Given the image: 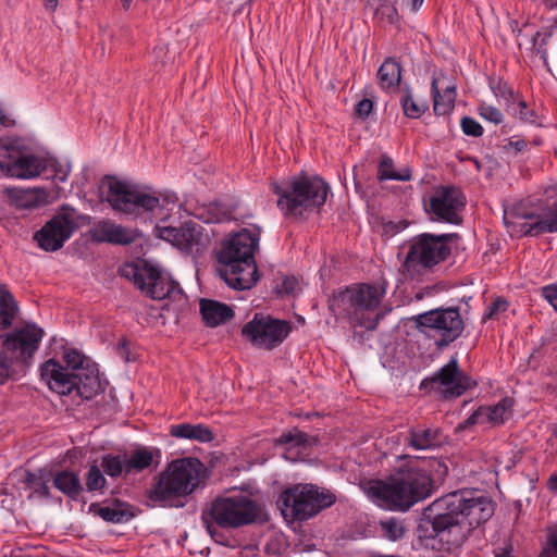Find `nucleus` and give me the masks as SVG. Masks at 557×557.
Segmentation results:
<instances>
[{"instance_id": "nucleus-1", "label": "nucleus", "mask_w": 557, "mask_h": 557, "mask_svg": "<svg viewBox=\"0 0 557 557\" xmlns=\"http://www.w3.org/2000/svg\"><path fill=\"white\" fill-rule=\"evenodd\" d=\"M494 502L472 491H457L442 496L423 511L421 536L461 545L473 530L494 515Z\"/></svg>"}, {"instance_id": "nucleus-2", "label": "nucleus", "mask_w": 557, "mask_h": 557, "mask_svg": "<svg viewBox=\"0 0 557 557\" xmlns=\"http://www.w3.org/2000/svg\"><path fill=\"white\" fill-rule=\"evenodd\" d=\"M434 490L435 483L430 471L420 467L416 458L398 467L385 480L371 481L368 495L384 509L406 512L430 497Z\"/></svg>"}, {"instance_id": "nucleus-3", "label": "nucleus", "mask_w": 557, "mask_h": 557, "mask_svg": "<svg viewBox=\"0 0 557 557\" xmlns=\"http://www.w3.org/2000/svg\"><path fill=\"white\" fill-rule=\"evenodd\" d=\"M208 479V469L196 457H184L166 465L149 490L146 506L150 508H183L188 496L202 488Z\"/></svg>"}, {"instance_id": "nucleus-4", "label": "nucleus", "mask_w": 557, "mask_h": 557, "mask_svg": "<svg viewBox=\"0 0 557 557\" xmlns=\"http://www.w3.org/2000/svg\"><path fill=\"white\" fill-rule=\"evenodd\" d=\"M258 245L259 235L246 228L222 242L216 253V271L230 287L244 290L257 283L259 275L255 251Z\"/></svg>"}, {"instance_id": "nucleus-5", "label": "nucleus", "mask_w": 557, "mask_h": 557, "mask_svg": "<svg viewBox=\"0 0 557 557\" xmlns=\"http://www.w3.org/2000/svg\"><path fill=\"white\" fill-rule=\"evenodd\" d=\"M270 190L277 196L276 206L282 214L298 220L325 203L330 186L320 176L301 172L282 182L272 181Z\"/></svg>"}, {"instance_id": "nucleus-6", "label": "nucleus", "mask_w": 557, "mask_h": 557, "mask_svg": "<svg viewBox=\"0 0 557 557\" xmlns=\"http://www.w3.org/2000/svg\"><path fill=\"white\" fill-rule=\"evenodd\" d=\"M384 295V287L355 284L334 294L329 300V308L335 315L346 318L352 326L374 331L385 317L380 310Z\"/></svg>"}, {"instance_id": "nucleus-7", "label": "nucleus", "mask_w": 557, "mask_h": 557, "mask_svg": "<svg viewBox=\"0 0 557 557\" xmlns=\"http://www.w3.org/2000/svg\"><path fill=\"white\" fill-rule=\"evenodd\" d=\"M457 233H421L408 242V252L403 261V272L414 274L446 261L451 253L450 244L457 242Z\"/></svg>"}, {"instance_id": "nucleus-8", "label": "nucleus", "mask_w": 557, "mask_h": 557, "mask_svg": "<svg viewBox=\"0 0 557 557\" xmlns=\"http://www.w3.org/2000/svg\"><path fill=\"white\" fill-rule=\"evenodd\" d=\"M335 502L336 497L333 493L320 490L313 484H296L284 490L280 495L283 515L297 521L314 517Z\"/></svg>"}, {"instance_id": "nucleus-9", "label": "nucleus", "mask_w": 557, "mask_h": 557, "mask_svg": "<svg viewBox=\"0 0 557 557\" xmlns=\"http://www.w3.org/2000/svg\"><path fill=\"white\" fill-rule=\"evenodd\" d=\"M261 505L247 496L216 497L202 511V521H213L222 529H238L255 523L261 515Z\"/></svg>"}, {"instance_id": "nucleus-10", "label": "nucleus", "mask_w": 557, "mask_h": 557, "mask_svg": "<svg viewBox=\"0 0 557 557\" xmlns=\"http://www.w3.org/2000/svg\"><path fill=\"white\" fill-rule=\"evenodd\" d=\"M414 327L429 337H433L437 349H443L458 339L465 323L458 307L436 308L413 315L410 319Z\"/></svg>"}, {"instance_id": "nucleus-11", "label": "nucleus", "mask_w": 557, "mask_h": 557, "mask_svg": "<svg viewBox=\"0 0 557 557\" xmlns=\"http://www.w3.org/2000/svg\"><path fill=\"white\" fill-rule=\"evenodd\" d=\"M102 186L108 187L106 200L115 211L126 214L151 212L160 206V198L146 189L115 178L106 176Z\"/></svg>"}, {"instance_id": "nucleus-12", "label": "nucleus", "mask_w": 557, "mask_h": 557, "mask_svg": "<svg viewBox=\"0 0 557 557\" xmlns=\"http://www.w3.org/2000/svg\"><path fill=\"white\" fill-rule=\"evenodd\" d=\"M125 276L131 277L136 287L144 292L151 299L178 300L183 296L180 284L169 276L144 261L141 265H127Z\"/></svg>"}, {"instance_id": "nucleus-13", "label": "nucleus", "mask_w": 557, "mask_h": 557, "mask_svg": "<svg viewBox=\"0 0 557 557\" xmlns=\"http://www.w3.org/2000/svg\"><path fill=\"white\" fill-rule=\"evenodd\" d=\"M79 218L81 214L75 208L62 205L53 216L34 234V239L45 251H57L76 231Z\"/></svg>"}, {"instance_id": "nucleus-14", "label": "nucleus", "mask_w": 557, "mask_h": 557, "mask_svg": "<svg viewBox=\"0 0 557 557\" xmlns=\"http://www.w3.org/2000/svg\"><path fill=\"white\" fill-rule=\"evenodd\" d=\"M292 331L289 322L269 314L255 313L242 327V336L259 349L271 350L280 346Z\"/></svg>"}, {"instance_id": "nucleus-15", "label": "nucleus", "mask_w": 557, "mask_h": 557, "mask_svg": "<svg viewBox=\"0 0 557 557\" xmlns=\"http://www.w3.org/2000/svg\"><path fill=\"white\" fill-rule=\"evenodd\" d=\"M475 385L476 383L471 376L459 368L458 359L454 356L432 376L425 377L421 382L420 387L422 389H435L445 399H454L460 397Z\"/></svg>"}, {"instance_id": "nucleus-16", "label": "nucleus", "mask_w": 557, "mask_h": 557, "mask_svg": "<svg viewBox=\"0 0 557 557\" xmlns=\"http://www.w3.org/2000/svg\"><path fill=\"white\" fill-rule=\"evenodd\" d=\"M465 206L466 197L459 188L442 185L434 189L429 205H425V212L431 221L459 225L462 223L460 212Z\"/></svg>"}, {"instance_id": "nucleus-17", "label": "nucleus", "mask_w": 557, "mask_h": 557, "mask_svg": "<svg viewBox=\"0 0 557 557\" xmlns=\"http://www.w3.org/2000/svg\"><path fill=\"white\" fill-rule=\"evenodd\" d=\"M42 336V329L27 324L7 334L3 347L16 361L27 363L37 351Z\"/></svg>"}, {"instance_id": "nucleus-18", "label": "nucleus", "mask_w": 557, "mask_h": 557, "mask_svg": "<svg viewBox=\"0 0 557 557\" xmlns=\"http://www.w3.org/2000/svg\"><path fill=\"white\" fill-rule=\"evenodd\" d=\"M0 166L15 177L29 178L40 174L41 161L34 154L22 153L13 146L0 144Z\"/></svg>"}, {"instance_id": "nucleus-19", "label": "nucleus", "mask_w": 557, "mask_h": 557, "mask_svg": "<svg viewBox=\"0 0 557 557\" xmlns=\"http://www.w3.org/2000/svg\"><path fill=\"white\" fill-rule=\"evenodd\" d=\"M40 375L49 388L62 395H70L75 388V372H71L54 359L47 360L40 367Z\"/></svg>"}, {"instance_id": "nucleus-20", "label": "nucleus", "mask_w": 557, "mask_h": 557, "mask_svg": "<svg viewBox=\"0 0 557 557\" xmlns=\"http://www.w3.org/2000/svg\"><path fill=\"white\" fill-rule=\"evenodd\" d=\"M89 512L99 516L108 523L119 524L128 522L135 517L134 508L128 503L122 502L119 498H112L99 503H91L89 505Z\"/></svg>"}, {"instance_id": "nucleus-21", "label": "nucleus", "mask_w": 557, "mask_h": 557, "mask_svg": "<svg viewBox=\"0 0 557 557\" xmlns=\"http://www.w3.org/2000/svg\"><path fill=\"white\" fill-rule=\"evenodd\" d=\"M91 237L97 243L129 245L135 240L136 235L133 231L117 225L111 221H100L91 230Z\"/></svg>"}, {"instance_id": "nucleus-22", "label": "nucleus", "mask_w": 557, "mask_h": 557, "mask_svg": "<svg viewBox=\"0 0 557 557\" xmlns=\"http://www.w3.org/2000/svg\"><path fill=\"white\" fill-rule=\"evenodd\" d=\"M550 207H552V205H549L546 208L545 212L542 215H536L534 210L529 206L528 201H524V200L519 201V202L512 205L510 207V209H505L504 223L507 226H513V227L519 226L518 231L520 233H522L523 235L532 236L531 234L523 232V225L528 224V223L532 224L540 220L546 219L549 214Z\"/></svg>"}, {"instance_id": "nucleus-23", "label": "nucleus", "mask_w": 557, "mask_h": 557, "mask_svg": "<svg viewBox=\"0 0 557 557\" xmlns=\"http://www.w3.org/2000/svg\"><path fill=\"white\" fill-rule=\"evenodd\" d=\"M405 442L417 450L432 449L442 444V432L435 426L412 425L408 430Z\"/></svg>"}, {"instance_id": "nucleus-24", "label": "nucleus", "mask_w": 557, "mask_h": 557, "mask_svg": "<svg viewBox=\"0 0 557 557\" xmlns=\"http://www.w3.org/2000/svg\"><path fill=\"white\" fill-rule=\"evenodd\" d=\"M200 313L207 326L215 327L234 317L233 309L223 302L212 299H201L199 302Z\"/></svg>"}, {"instance_id": "nucleus-25", "label": "nucleus", "mask_w": 557, "mask_h": 557, "mask_svg": "<svg viewBox=\"0 0 557 557\" xmlns=\"http://www.w3.org/2000/svg\"><path fill=\"white\" fill-rule=\"evenodd\" d=\"M75 388L77 395L84 399L92 398L100 388L98 370L95 366L86 364L84 371L75 372Z\"/></svg>"}, {"instance_id": "nucleus-26", "label": "nucleus", "mask_w": 557, "mask_h": 557, "mask_svg": "<svg viewBox=\"0 0 557 557\" xmlns=\"http://www.w3.org/2000/svg\"><path fill=\"white\" fill-rule=\"evenodd\" d=\"M53 486L73 500H77L84 487L78 473L72 470L51 473Z\"/></svg>"}, {"instance_id": "nucleus-27", "label": "nucleus", "mask_w": 557, "mask_h": 557, "mask_svg": "<svg viewBox=\"0 0 557 557\" xmlns=\"http://www.w3.org/2000/svg\"><path fill=\"white\" fill-rule=\"evenodd\" d=\"M169 433L176 438L208 443L214 440L212 431L203 424L181 423L170 426Z\"/></svg>"}, {"instance_id": "nucleus-28", "label": "nucleus", "mask_w": 557, "mask_h": 557, "mask_svg": "<svg viewBox=\"0 0 557 557\" xmlns=\"http://www.w3.org/2000/svg\"><path fill=\"white\" fill-rule=\"evenodd\" d=\"M376 77L383 90L396 89L401 79V66L394 58H386L379 67Z\"/></svg>"}, {"instance_id": "nucleus-29", "label": "nucleus", "mask_w": 557, "mask_h": 557, "mask_svg": "<svg viewBox=\"0 0 557 557\" xmlns=\"http://www.w3.org/2000/svg\"><path fill=\"white\" fill-rule=\"evenodd\" d=\"M433 110L436 115H446L455 108L456 87L447 86L441 94L437 87V79L433 78L432 85Z\"/></svg>"}, {"instance_id": "nucleus-30", "label": "nucleus", "mask_w": 557, "mask_h": 557, "mask_svg": "<svg viewBox=\"0 0 557 557\" xmlns=\"http://www.w3.org/2000/svg\"><path fill=\"white\" fill-rule=\"evenodd\" d=\"M154 454L159 457L160 450L154 449L153 451L145 446L135 449L129 457L126 456V474L137 473L148 469L153 462Z\"/></svg>"}, {"instance_id": "nucleus-31", "label": "nucleus", "mask_w": 557, "mask_h": 557, "mask_svg": "<svg viewBox=\"0 0 557 557\" xmlns=\"http://www.w3.org/2000/svg\"><path fill=\"white\" fill-rule=\"evenodd\" d=\"M17 309L13 295L4 286H0V330L9 329L13 324Z\"/></svg>"}, {"instance_id": "nucleus-32", "label": "nucleus", "mask_w": 557, "mask_h": 557, "mask_svg": "<svg viewBox=\"0 0 557 557\" xmlns=\"http://www.w3.org/2000/svg\"><path fill=\"white\" fill-rule=\"evenodd\" d=\"M275 443L280 446L287 445L289 447H299L305 449L315 445L318 443V438L295 428L290 431L283 432L280 437L276 438Z\"/></svg>"}, {"instance_id": "nucleus-33", "label": "nucleus", "mask_w": 557, "mask_h": 557, "mask_svg": "<svg viewBox=\"0 0 557 557\" xmlns=\"http://www.w3.org/2000/svg\"><path fill=\"white\" fill-rule=\"evenodd\" d=\"M50 480H52L51 472L45 469H40L36 473L27 471L24 478V483H26V485L40 497L49 498L50 488L48 483Z\"/></svg>"}, {"instance_id": "nucleus-34", "label": "nucleus", "mask_w": 557, "mask_h": 557, "mask_svg": "<svg viewBox=\"0 0 557 557\" xmlns=\"http://www.w3.org/2000/svg\"><path fill=\"white\" fill-rule=\"evenodd\" d=\"M523 232L531 235L557 232V200L552 203L549 214L546 219L532 224H524Z\"/></svg>"}, {"instance_id": "nucleus-35", "label": "nucleus", "mask_w": 557, "mask_h": 557, "mask_svg": "<svg viewBox=\"0 0 557 557\" xmlns=\"http://www.w3.org/2000/svg\"><path fill=\"white\" fill-rule=\"evenodd\" d=\"M202 227L191 221L185 222L181 225L180 248L185 250L193 249L194 246H199L202 240Z\"/></svg>"}, {"instance_id": "nucleus-36", "label": "nucleus", "mask_w": 557, "mask_h": 557, "mask_svg": "<svg viewBox=\"0 0 557 557\" xmlns=\"http://www.w3.org/2000/svg\"><path fill=\"white\" fill-rule=\"evenodd\" d=\"M393 168V160L387 156H383L379 164V181L394 180L408 182L411 180V171L408 168L403 169L401 171H395Z\"/></svg>"}, {"instance_id": "nucleus-37", "label": "nucleus", "mask_w": 557, "mask_h": 557, "mask_svg": "<svg viewBox=\"0 0 557 557\" xmlns=\"http://www.w3.org/2000/svg\"><path fill=\"white\" fill-rule=\"evenodd\" d=\"M507 111L523 123L542 126L541 116L534 109L530 108L524 100H519L517 104L508 106Z\"/></svg>"}, {"instance_id": "nucleus-38", "label": "nucleus", "mask_w": 557, "mask_h": 557, "mask_svg": "<svg viewBox=\"0 0 557 557\" xmlns=\"http://www.w3.org/2000/svg\"><path fill=\"white\" fill-rule=\"evenodd\" d=\"M101 467L104 473L111 478H117L123 472L126 474V455H103L101 458Z\"/></svg>"}, {"instance_id": "nucleus-39", "label": "nucleus", "mask_w": 557, "mask_h": 557, "mask_svg": "<svg viewBox=\"0 0 557 557\" xmlns=\"http://www.w3.org/2000/svg\"><path fill=\"white\" fill-rule=\"evenodd\" d=\"M400 104L404 114L409 119H419L429 108L426 102L414 100L409 89L403 95Z\"/></svg>"}, {"instance_id": "nucleus-40", "label": "nucleus", "mask_w": 557, "mask_h": 557, "mask_svg": "<svg viewBox=\"0 0 557 557\" xmlns=\"http://www.w3.org/2000/svg\"><path fill=\"white\" fill-rule=\"evenodd\" d=\"M375 1V15L380 18H386L388 23L393 24L398 20V12L395 7L396 0H374Z\"/></svg>"}, {"instance_id": "nucleus-41", "label": "nucleus", "mask_w": 557, "mask_h": 557, "mask_svg": "<svg viewBox=\"0 0 557 557\" xmlns=\"http://www.w3.org/2000/svg\"><path fill=\"white\" fill-rule=\"evenodd\" d=\"M512 400L510 398H503L494 406H487L491 414V425H500L505 422V414L511 407Z\"/></svg>"}, {"instance_id": "nucleus-42", "label": "nucleus", "mask_w": 557, "mask_h": 557, "mask_svg": "<svg viewBox=\"0 0 557 557\" xmlns=\"http://www.w3.org/2000/svg\"><path fill=\"white\" fill-rule=\"evenodd\" d=\"M12 198L18 208H36L39 206V197L35 190H17L13 194Z\"/></svg>"}, {"instance_id": "nucleus-43", "label": "nucleus", "mask_w": 557, "mask_h": 557, "mask_svg": "<svg viewBox=\"0 0 557 557\" xmlns=\"http://www.w3.org/2000/svg\"><path fill=\"white\" fill-rule=\"evenodd\" d=\"M491 414L488 412L487 406H481L475 411H473L463 423L459 425V429H468L475 424H490L491 425Z\"/></svg>"}, {"instance_id": "nucleus-44", "label": "nucleus", "mask_w": 557, "mask_h": 557, "mask_svg": "<svg viewBox=\"0 0 557 557\" xmlns=\"http://www.w3.org/2000/svg\"><path fill=\"white\" fill-rule=\"evenodd\" d=\"M64 362L71 372H81L86 368L85 362L87 361L86 357L82 355L76 349H69L64 352Z\"/></svg>"}, {"instance_id": "nucleus-45", "label": "nucleus", "mask_w": 557, "mask_h": 557, "mask_svg": "<svg viewBox=\"0 0 557 557\" xmlns=\"http://www.w3.org/2000/svg\"><path fill=\"white\" fill-rule=\"evenodd\" d=\"M106 483L107 480L99 467L97 465H91L86 478L87 490L90 492L102 490Z\"/></svg>"}, {"instance_id": "nucleus-46", "label": "nucleus", "mask_w": 557, "mask_h": 557, "mask_svg": "<svg viewBox=\"0 0 557 557\" xmlns=\"http://www.w3.org/2000/svg\"><path fill=\"white\" fill-rule=\"evenodd\" d=\"M381 527L384 535L391 541L399 540L405 533V528L401 522L393 518L386 521H382Z\"/></svg>"}, {"instance_id": "nucleus-47", "label": "nucleus", "mask_w": 557, "mask_h": 557, "mask_svg": "<svg viewBox=\"0 0 557 557\" xmlns=\"http://www.w3.org/2000/svg\"><path fill=\"white\" fill-rule=\"evenodd\" d=\"M479 114L485 121L496 125L503 122L504 115L499 109L487 103H481L478 108Z\"/></svg>"}, {"instance_id": "nucleus-48", "label": "nucleus", "mask_w": 557, "mask_h": 557, "mask_svg": "<svg viewBox=\"0 0 557 557\" xmlns=\"http://www.w3.org/2000/svg\"><path fill=\"white\" fill-rule=\"evenodd\" d=\"M539 557H557V529L548 530L546 542Z\"/></svg>"}, {"instance_id": "nucleus-49", "label": "nucleus", "mask_w": 557, "mask_h": 557, "mask_svg": "<svg viewBox=\"0 0 557 557\" xmlns=\"http://www.w3.org/2000/svg\"><path fill=\"white\" fill-rule=\"evenodd\" d=\"M298 280L295 276H285L282 282L275 286V292L281 296H294L298 290Z\"/></svg>"}, {"instance_id": "nucleus-50", "label": "nucleus", "mask_w": 557, "mask_h": 557, "mask_svg": "<svg viewBox=\"0 0 557 557\" xmlns=\"http://www.w3.org/2000/svg\"><path fill=\"white\" fill-rule=\"evenodd\" d=\"M157 231L160 238L180 248L181 226H157Z\"/></svg>"}, {"instance_id": "nucleus-51", "label": "nucleus", "mask_w": 557, "mask_h": 557, "mask_svg": "<svg viewBox=\"0 0 557 557\" xmlns=\"http://www.w3.org/2000/svg\"><path fill=\"white\" fill-rule=\"evenodd\" d=\"M462 132L472 137H480L483 134L482 125L470 116H463L460 122Z\"/></svg>"}, {"instance_id": "nucleus-52", "label": "nucleus", "mask_w": 557, "mask_h": 557, "mask_svg": "<svg viewBox=\"0 0 557 557\" xmlns=\"http://www.w3.org/2000/svg\"><path fill=\"white\" fill-rule=\"evenodd\" d=\"M202 522L206 525V529H207L208 533L210 534V536L212 537V540L215 543H219V544H222V545H227V542H228L227 537L220 530L221 528L215 524V522L209 521V520L202 521Z\"/></svg>"}, {"instance_id": "nucleus-53", "label": "nucleus", "mask_w": 557, "mask_h": 557, "mask_svg": "<svg viewBox=\"0 0 557 557\" xmlns=\"http://www.w3.org/2000/svg\"><path fill=\"white\" fill-rule=\"evenodd\" d=\"M12 374V361L0 349V385L4 384Z\"/></svg>"}, {"instance_id": "nucleus-54", "label": "nucleus", "mask_w": 557, "mask_h": 557, "mask_svg": "<svg viewBox=\"0 0 557 557\" xmlns=\"http://www.w3.org/2000/svg\"><path fill=\"white\" fill-rule=\"evenodd\" d=\"M508 302L505 299L496 298L487 308L484 319H492L498 312L506 311Z\"/></svg>"}, {"instance_id": "nucleus-55", "label": "nucleus", "mask_w": 557, "mask_h": 557, "mask_svg": "<svg viewBox=\"0 0 557 557\" xmlns=\"http://www.w3.org/2000/svg\"><path fill=\"white\" fill-rule=\"evenodd\" d=\"M372 110H373V101L368 98L360 100L355 107L356 114L363 119L368 117L370 115V113L372 112Z\"/></svg>"}, {"instance_id": "nucleus-56", "label": "nucleus", "mask_w": 557, "mask_h": 557, "mask_svg": "<svg viewBox=\"0 0 557 557\" xmlns=\"http://www.w3.org/2000/svg\"><path fill=\"white\" fill-rule=\"evenodd\" d=\"M542 296L554 307L557 311V284H552L542 287Z\"/></svg>"}, {"instance_id": "nucleus-57", "label": "nucleus", "mask_w": 557, "mask_h": 557, "mask_svg": "<svg viewBox=\"0 0 557 557\" xmlns=\"http://www.w3.org/2000/svg\"><path fill=\"white\" fill-rule=\"evenodd\" d=\"M117 354L125 360L129 361V349L128 342L126 338H122L117 345Z\"/></svg>"}, {"instance_id": "nucleus-58", "label": "nucleus", "mask_w": 557, "mask_h": 557, "mask_svg": "<svg viewBox=\"0 0 557 557\" xmlns=\"http://www.w3.org/2000/svg\"><path fill=\"white\" fill-rule=\"evenodd\" d=\"M54 177L59 181V182H65L67 180V176H69V173H70V169L69 168H63L62 165H59L58 168H55L54 170Z\"/></svg>"}, {"instance_id": "nucleus-59", "label": "nucleus", "mask_w": 557, "mask_h": 557, "mask_svg": "<svg viewBox=\"0 0 557 557\" xmlns=\"http://www.w3.org/2000/svg\"><path fill=\"white\" fill-rule=\"evenodd\" d=\"M508 145L512 147L517 152H521L527 148V141L524 139H510Z\"/></svg>"}, {"instance_id": "nucleus-60", "label": "nucleus", "mask_w": 557, "mask_h": 557, "mask_svg": "<svg viewBox=\"0 0 557 557\" xmlns=\"http://www.w3.org/2000/svg\"><path fill=\"white\" fill-rule=\"evenodd\" d=\"M429 466H430V468L437 470V471L440 469H443V471H442L443 474H446L447 470H448L447 467L445 466V463H443L441 460L435 459V458L429 460Z\"/></svg>"}, {"instance_id": "nucleus-61", "label": "nucleus", "mask_w": 557, "mask_h": 557, "mask_svg": "<svg viewBox=\"0 0 557 557\" xmlns=\"http://www.w3.org/2000/svg\"><path fill=\"white\" fill-rule=\"evenodd\" d=\"M544 5L549 10H557V0H542ZM557 27V17L554 21Z\"/></svg>"}, {"instance_id": "nucleus-62", "label": "nucleus", "mask_w": 557, "mask_h": 557, "mask_svg": "<svg viewBox=\"0 0 557 557\" xmlns=\"http://www.w3.org/2000/svg\"><path fill=\"white\" fill-rule=\"evenodd\" d=\"M46 9L54 11L58 7L59 0H44Z\"/></svg>"}, {"instance_id": "nucleus-63", "label": "nucleus", "mask_w": 557, "mask_h": 557, "mask_svg": "<svg viewBox=\"0 0 557 557\" xmlns=\"http://www.w3.org/2000/svg\"><path fill=\"white\" fill-rule=\"evenodd\" d=\"M548 487L552 491H557V474H554L548 480Z\"/></svg>"}, {"instance_id": "nucleus-64", "label": "nucleus", "mask_w": 557, "mask_h": 557, "mask_svg": "<svg viewBox=\"0 0 557 557\" xmlns=\"http://www.w3.org/2000/svg\"><path fill=\"white\" fill-rule=\"evenodd\" d=\"M424 0H411L412 10L417 11L423 3Z\"/></svg>"}]
</instances>
